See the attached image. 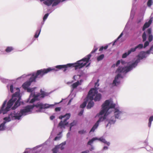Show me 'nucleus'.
<instances>
[{"mask_svg": "<svg viewBox=\"0 0 153 153\" xmlns=\"http://www.w3.org/2000/svg\"><path fill=\"white\" fill-rule=\"evenodd\" d=\"M58 70L55 68H49L47 69H41L38 70L36 73H33L29 79V81L25 82L22 85V88L29 92H32L36 88H29L33 82H36V79L37 78H40L42 77L45 74L50 72L51 71H56Z\"/></svg>", "mask_w": 153, "mask_h": 153, "instance_id": "obj_1", "label": "nucleus"}, {"mask_svg": "<svg viewBox=\"0 0 153 153\" xmlns=\"http://www.w3.org/2000/svg\"><path fill=\"white\" fill-rule=\"evenodd\" d=\"M91 56V54H89L81 60L77 61L76 63L58 65L56 66L55 68L59 70L62 69L64 72H65L69 68L74 67L75 70L78 68L80 69L87 64L89 62Z\"/></svg>", "mask_w": 153, "mask_h": 153, "instance_id": "obj_2", "label": "nucleus"}, {"mask_svg": "<svg viewBox=\"0 0 153 153\" xmlns=\"http://www.w3.org/2000/svg\"><path fill=\"white\" fill-rule=\"evenodd\" d=\"M16 91L12 95V98L10 99V110H14L20 105V100L21 97L20 96V90L18 88H13V86L10 85V91L11 93Z\"/></svg>", "mask_w": 153, "mask_h": 153, "instance_id": "obj_3", "label": "nucleus"}, {"mask_svg": "<svg viewBox=\"0 0 153 153\" xmlns=\"http://www.w3.org/2000/svg\"><path fill=\"white\" fill-rule=\"evenodd\" d=\"M34 107V105H29L26 106L24 109H21L20 111V113L18 115L16 113L15 111L13 113L11 112L10 113V116L13 118V119L19 120L22 115H25L26 113L31 111L32 110Z\"/></svg>", "mask_w": 153, "mask_h": 153, "instance_id": "obj_4", "label": "nucleus"}, {"mask_svg": "<svg viewBox=\"0 0 153 153\" xmlns=\"http://www.w3.org/2000/svg\"><path fill=\"white\" fill-rule=\"evenodd\" d=\"M115 105L113 103H110V101L109 100H107L102 105V109L99 113L100 115H102L105 114L103 117V120L106 119V116L107 115V113L109 109L111 108H114Z\"/></svg>", "mask_w": 153, "mask_h": 153, "instance_id": "obj_5", "label": "nucleus"}, {"mask_svg": "<svg viewBox=\"0 0 153 153\" xmlns=\"http://www.w3.org/2000/svg\"><path fill=\"white\" fill-rule=\"evenodd\" d=\"M98 88H92L89 91L87 96V98L89 100H94L95 102L99 101L102 97L101 94L98 93Z\"/></svg>", "mask_w": 153, "mask_h": 153, "instance_id": "obj_6", "label": "nucleus"}, {"mask_svg": "<svg viewBox=\"0 0 153 153\" xmlns=\"http://www.w3.org/2000/svg\"><path fill=\"white\" fill-rule=\"evenodd\" d=\"M137 62H138V61L137 60L135 63H132L128 66L125 67L119 66L116 70V72L126 74L131 70L133 68H135Z\"/></svg>", "mask_w": 153, "mask_h": 153, "instance_id": "obj_7", "label": "nucleus"}, {"mask_svg": "<svg viewBox=\"0 0 153 153\" xmlns=\"http://www.w3.org/2000/svg\"><path fill=\"white\" fill-rule=\"evenodd\" d=\"M71 114L70 113L66 114L64 116H61L59 117V118L62 119L63 118L66 117L65 119H64L63 121H61L59 123L58 126H60L61 128H65V126L67 125L68 124V122H67L70 117Z\"/></svg>", "mask_w": 153, "mask_h": 153, "instance_id": "obj_8", "label": "nucleus"}, {"mask_svg": "<svg viewBox=\"0 0 153 153\" xmlns=\"http://www.w3.org/2000/svg\"><path fill=\"white\" fill-rule=\"evenodd\" d=\"M7 102V100H6L3 102L0 109V114L2 113L3 114H4L10 110V100H8L7 106L5 107Z\"/></svg>", "mask_w": 153, "mask_h": 153, "instance_id": "obj_9", "label": "nucleus"}, {"mask_svg": "<svg viewBox=\"0 0 153 153\" xmlns=\"http://www.w3.org/2000/svg\"><path fill=\"white\" fill-rule=\"evenodd\" d=\"M4 121L0 125V131H4L5 130L6 123L10 121V114L8 115V117H5L4 118Z\"/></svg>", "mask_w": 153, "mask_h": 153, "instance_id": "obj_10", "label": "nucleus"}, {"mask_svg": "<svg viewBox=\"0 0 153 153\" xmlns=\"http://www.w3.org/2000/svg\"><path fill=\"white\" fill-rule=\"evenodd\" d=\"M123 78L122 76L120 74H118L116 76L113 82L112 83V85L113 86H117L119 85L120 83V81L119 79V78Z\"/></svg>", "mask_w": 153, "mask_h": 153, "instance_id": "obj_11", "label": "nucleus"}, {"mask_svg": "<svg viewBox=\"0 0 153 153\" xmlns=\"http://www.w3.org/2000/svg\"><path fill=\"white\" fill-rule=\"evenodd\" d=\"M114 117H112L113 120H116V119H118L122 114V112L120 111L117 108H114Z\"/></svg>", "mask_w": 153, "mask_h": 153, "instance_id": "obj_12", "label": "nucleus"}, {"mask_svg": "<svg viewBox=\"0 0 153 153\" xmlns=\"http://www.w3.org/2000/svg\"><path fill=\"white\" fill-rule=\"evenodd\" d=\"M138 58L133 63H135L137 60L138 62L137 63V65H136V66H137V64L138 62H140V61L141 59H143L144 58H146L147 56L146 55V53H145V52L143 51L141 52L137 56Z\"/></svg>", "mask_w": 153, "mask_h": 153, "instance_id": "obj_13", "label": "nucleus"}, {"mask_svg": "<svg viewBox=\"0 0 153 153\" xmlns=\"http://www.w3.org/2000/svg\"><path fill=\"white\" fill-rule=\"evenodd\" d=\"M103 117H100L98 120L96 122L95 124L93 126V127L91 129L90 131V132H94L95 130L99 126V123L100 122L103 121Z\"/></svg>", "mask_w": 153, "mask_h": 153, "instance_id": "obj_14", "label": "nucleus"}, {"mask_svg": "<svg viewBox=\"0 0 153 153\" xmlns=\"http://www.w3.org/2000/svg\"><path fill=\"white\" fill-rule=\"evenodd\" d=\"M56 1V0H46L43 2V3L48 6H50L52 4V6L53 7L57 5H53Z\"/></svg>", "mask_w": 153, "mask_h": 153, "instance_id": "obj_15", "label": "nucleus"}, {"mask_svg": "<svg viewBox=\"0 0 153 153\" xmlns=\"http://www.w3.org/2000/svg\"><path fill=\"white\" fill-rule=\"evenodd\" d=\"M152 19L151 18L150 19L148 22H146L145 23L143 27V30H144L146 28H147L150 26L152 23Z\"/></svg>", "mask_w": 153, "mask_h": 153, "instance_id": "obj_16", "label": "nucleus"}, {"mask_svg": "<svg viewBox=\"0 0 153 153\" xmlns=\"http://www.w3.org/2000/svg\"><path fill=\"white\" fill-rule=\"evenodd\" d=\"M40 95V93H38L36 94H34L33 95L34 98L32 99L30 101V102L33 103L34 102L35 100L37 99V98Z\"/></svg>", "mask_w": 153, "mask_h": 153, "instance_id": "obj_17", "label": "nucleus"}, {"mask_svg": "<svg viewBox=\"0 0 153 153\" xmlns=\"http://www.w3.org/2000/svg\"><path fill=\"white\" fill-rule=\"evenodd\" d=\"M60 146H56L52 149L53 153H57L59 149H60L61 150H62L63 148L62 147L60 148Z\"/></svg>", "mask_w": 153, "mask_h": 153, "instance_id": "obj_18", "label": "nucleus"}, {"mask_svg": "<svg viewBox=\"0 0 153 153\" xmlns=\"http://www.w3.org/2000/svg\"><path fill=\"white\" fill-rule=\"evenodd\" d=\"M90 101L88 102L87 106V108L88 109L91 108V107H92L94 105V102L92 101V100H90Z\"/></svg>", "mask_w": 153, "mask_h": 153, "instance_id": "obj_19", "label": "nucleus"}, {"mask_svg": "<svg viewBox=\"0 0 153 153\" xmlns=\"http://www.w3.org/2000/svg\"><path fill=\"white\" fill-rule=\"evenodd\" d=\"M0 51L1 52V54H6V53H9L10 52V47H7V48L5 50V51H3L2 49L0 48Z\"/></svg>", "mask_w": 153, "mask_h": 153, "instance_id": "obj_20", "label": "nucleus"}, {"mask_svg": "<svg viewBox=\"0 0 153 153\" xmlns=\"http://www.w3.org/2000/svg\"><path fill=\"white\" fill-rule=\"evenodd\" d=\"M89 100V99H88L87 97V98L86 99L85 101H84L83 102L82 104L81 105L80 107L82 108H84L86 105L87 102Z\"/></svg>", "mask_w": 153, "mask_h": 153, "instance_id": "obj_21", "label": "nucleus"}, {"mask_svg": "<svg viewBox=\"0 0 153 153\" xmlns=\"http://www.w3.org/2000/svg\"><path fill=\"white\" fill-rule=\"evenodd\" d=\"M79 81H77V82L74 83L71 85V86L72 88L74 89L76 88L79 85H80Z\"/></svg>", "mask_w": 153, "mask_h": 153, "instance_id": "obj_22", "label": "nucleus"}, {"mask_svg": "<svg viewBox=\"0 0 153 153\" xmlns=\"http://www.w3.org/2000/svg\"><path fill=\"white\" fill-rule=\"evenodd\" d=\"M54 105V104L49 105L47 104H43V108L44 109L48 108L51 107H53Z\"/></svg>", "mask_w": 153, "mask_h": 153, "instance_id": "obj_23", "label": "nucleus"}, {"mask_svg": "<svg viewBox=\"0 0 153 153\" xmlns=\"http://www.w3.org/2000/svg\"><path fill=\"white\" fill-rule=\"evenodd\" d=\"M99 140L103 142V143L106 144L108 146H109L110 145V143L109 142H107L105 139L102 138H99Z\"/></svg>", "mask_w": 153, "mask_h": 153, "instance_id": "obj_24", "label": "nucleus"}, {"mask_svg": "<svg viewBox=\"0 0 153 153\" xmlns=\"http://www.w3.org/2000/svg\"><path fill=\"white\" fill-rule=\"evenodd\" d=\"M0 80L1 81V82L2 83L5 84L9 83V79H7L2 77H1V78H0Z\"/></svg>", "mask_w": 153, "mask_h": 153, "instance_id": "obj_25", "label": "nucleus"}, {"mask_svg": "<svg viewBox=\"0 0 153 153\" xmlns=\"http://www.w3.org/2000/svg\"><path fill=\"white\" fill-rule=\"evenodd\" d=\"M40 92V95L39 97L44 98L46 95V93L44 91H42V89H41Z\"/></svg>", "mask_w": 153, "mask_h": 153, "instance_id": "obj_26", "label": "nucleus"}, {"mask_svg": "<svg viewBox=\"0 0 153 153\" xmlns=\"http://www.w3.org/2000/svg\"><path fill=\"white\" fill-rule=\"evenodd\" d=\"M33 149L27 148L23 153H30L32 152L33 150Z\"/></svg>", "mask_w": 153, "mask_h": 153, "instance_id": "obj_27", "label": "nucleus"}, {"mask_svg": "<svg viewBox=\"0 0 153 153\" xmlns=\"http://www.w3.org/2000/svg\"><path fill=\"white\" fill-rule=\"evenodd\" d=\"M116 121V120H113L112 118H111V119L110 120L108 123L107 125L106 126V127H108V125L109 124H114L115 123Z\"/></svg>", "mask_w": 153, "mask_h": 153, "instance_id": "obj_28", "label": "nucleus"}, {"mask_svg": "<svg viewBox=\"0 0 153 153\" xmlns=\"http://www.w3.org/2000/svg\"><path fill=\"white\" fill-rule=\"evenodd\" d=\"M34 105V107H36V108H39L40 109H42L43 108V104L41 103H37L36 105Z\"/></svg>", "mask_w": 153, "mask_h": 153, "instance_id": "obj_29", "label": "nucleus"}, {"mask_svg": "<svg viewBox=\"0 0 153 153\" xmlns=\"http://www.w3.org/2000/svg\"><path fill=\"white\" fill-rule=\"evenodd\" d=\"M104 55L103 54L101 55L98 56L97 58V60L98 61H99L102 60L104 58Z\"/></svg>", "mask_w": 153, "mask_h": 153, "instance_id": "obj_30", "label": "nucleus"}, {"mask_svg": "<svg viewBox=\"0 0 153 153\" xmlns=\"http://www.w3.org/2000/svg\"><path fill=\"white\" fill-rule=\"evenodd\" d=\"M153 120V116L150 117L149 119V122L148 123V126L149 127H150L151 123L152 122Z\"/></svg>", "mask_w": 153, "mask_h": 153, "instance_id": "obj_31", "label": "nucleus"}, {"mask_svg": "<svg viewBox=\"0 0 153 153\" xmlns=\"http://www.w3.org/2000/svg\"><path fill=\"white\" fill-rule=\"evenodd\" d=\"M97 138H96L94 137L91 140H89L88 142V144L89 145H91V144L93 143V142L95 140H97Z\"/></svg>", "mask_w": 153, "mask_h": 153, "instance_id": "obj_32", "label": "nucleus"}, {"mask_svg": "<svg viewBox=\"0 0 153 153\" xmlns=\"http://www.w3.org/2000/svg\"><path fill=\"white\" fill-rule=\"evenodd\" d=\"M142 37L143 39V41L144 42L146 39V36L145 32H144L143 34Z\"/></svg>", "mask_w": 153, "mask_h": 153, "instance_id": "obj_33", "label": "nucleus"}, {"mask_svg": "<svg viewBox=\"0 0 153 153\" xmlns=\"http://www.w3.org/2000/svg\"><path fill=\"white\" fill-rule=\"evenodd\" d=\"M41 29L38 30L36 31L35 34L34 35V37L36 38H37L39 36L40 33L41 31Z\"/></svg>", "mask_w": 153, "mask_h": 153, "instance_id": "obj_34", "label": "nucleus"}, {"mask_svg": "<svg viewBox=\"0 0 153 153\" xmlns=\"http://www.w3.org/2000/svg\"><path fill=\"white\" fill-rule=\"evenodd\" d=\"M76 124V122L75 121H74L73 122L71 123L70 124V127L69 130L70 131L71 130V128L72 126L75 125Z\"/></svg>", "mask_w": 153, "mask_h": 153, "instance_id": "obj_35", "label": "nucleus"}, {"mask_svg": "<svg viewBox=\"0 0 153 153\" xmlns=\"http://www.w3.org/2000/svg\"><path fill=\"white\" fill-rule=\"evenodd\" d=\"M66 0H56V2H55L53 5H57L59 3L61 2H63Z\"/></svg>", "mask_w": 153, "mask_h": 153, "instance_id": "obj_36", "label": "nucleus"}, {"mask_svg": "<svg viewBox=\"0 0 153 153\" xmlns=\"http://www.w3.org/2000/svg\"><path fill=\"white\" fill-rule=\"evenodd\" d=\"M136 48L141 49H142L143 47V44H139L138 45L136 46Z\"/></svg>", "mask_w": 153, "mask_h": 153, "instance_id": "obj_37", "label": "nucleus"}, {"mask_svg": "<svg viewBox=\"0 0 153 153\" xmlns=\"http://www.w3.org/2000/svg\"><path fill=\"white\" fill-rule=\"evenodd\" d=\"M130 53H129L128 52H126L123 54L122 57L123 58H126L128 55Z\"/></svg>", "mask_w": 153, "mask_h": 153, "instance_id": "obj_38", "label": "nucleus"}, {"mask_svg": "<svg viewBox=\"0 0 153 153\" xmlns=\"http://www.w3.org/2000/svg\"><path fill=\"white\" fill-rule=\"evenodd\" d=\"M136 47L134 48H131L130 50H128V51L129 53H130L131 52H134L136 50Z\"/></svg>", "mask_w": 153, "mask_h": 153, "instance_id": "obj_39", "label": "nucleus"}, {"mask_svg": "<svg viewBox=\"0 0 153 153\" xmlns=\"http://www.w3.org/2000/svg\"><path fill=\"white\" fill-rule=\"evenodd\" d=\"M152 3V0H149L147 3V5L148 7H150Z\"/></svg>", "mask_w": 153, "mask_h": 153, "instance_id": "obj_40", "label": "nucleus"}, {"mask_svg": "<svg viewBox=\"0 0 153 153\" xmlns=\"http://www.w3.org/2000/svg\"><path fill=\"white\" fill-rule=\"evenodd\" d=\"M108 48V45H106L104 47L103 46L101 47L99 49V51H101L103 50V49H107Z\"/></svg>", "mask_w": 153, "mask_h": 153, "instance_id": "obj_41", "label": "nucleus"}, {"mask_svg": "<svg viewBox=\"0 0 153 153\" xmlns=\"http://www.w3.org/2000/svg\"><path fill=\"white\" fill-rule=\"evenodd\" d=\"M97 49L98 48L96 47V46H94L93 50L91 51L90 54H91V53H95L97 50Z\"/></svg>", "mask_w": 153, "mask_h": 153, "instance_id": "obj_42", "label": "nucleus"}, {"mask_svg": "<svg viewBox=\"0 0 153 153\" xmlns=\"http://www.w3.org/2000/svg\"><path fill=\"white\" fill-rule=\"evenodd\" d=\"M153 39V36L152 34H150L149 35L148 38L149 41V42H151Z\"/></svg>", "mask_w": 153, "mask_h": 153, "instance_id": "obj_43", "label": "nucleus"}, {"mask_svg": "<svg viewBox=\"0 0 153 153\" xmlns=\"http://www.w3.org/2000/svg\"><path fill=\"white\" fill-rule=\"evenodd\" d=\"M49 13H47L46 14L43 18V21H45L48 18V15H49Z\"/></svg>", "mask_w": 153, "mask_h": 153, "instance_id": "obj_44", "label": "nucleus"}, {"mask_svg": "<svg viewBox=\"0 0 153 153\" xmlns=\"http://www.w3.org/2000/svg\"><path fill=\"white\" fill-rule=\"evenodd\" d=\"M86 132V131H85L84 130H81V131H78V133L79 134H83L85 133Z\"/></svg>", "mask_w": 153, "mask_h": 153, "instance_id": "obj_45", "label": "nucleus"}, {"mask_svg": "<svg viewBox=\"0 0 153 153\" xmlns=\"http://www.w3.org/2000/svg\"><path fill=\"white\" fill-rule=\"evenodd\" d=\"M149 42H148L147 41L144 44V48H146L149 45Z\"/></svg>", "mask_w": 153, "mask_h": 153, "instance_id": "obj_46", "label": "nucleus"}, {"mask_svg": "<svg viewBox=\"0 0 153 153\" xmlns=\"http://www.w3.org/2000/svg\"><path fill=\"white\" fill-rule=\"evenodd\" d=\"M147 32L148 34L149 35L151 34L152 30L151 28H149L147 29Z\"/></svg>", "mask_w": 153, "mask_h": 153, "instance_id": "obj_47", "label": "nucleus"}, {"mask_svg": "<svg viewBox=\"0 0 153 153\" xmlns=\"http://www.w3.org/2000/svg\"><path fill=\"white\" fill-rule=\"evenodd\" d=\"M123 33H122L120 34L119 35V36L118 37L117 39H116V41H115L114 42V43L113 44V45H114V43L117 40H118V39H120L123 36Z\"/></svg>", "mask_w": 153, "mask_h": 153, "instance_id": "obj_48", "label": "nucleus"}, {"mask_svg": "<svg viewBox=\"0 0 153 153\" xmlns=\"http://www.w3.org/2000/svg\"><path fill=\"white\" fill-rule=\"evenodd\" d=\"M99 79H97V82L95 83V87H96L97 85V87H98L99 86V84H98V82H99Z\"/></svg>", "mask_w": 153, "mask_h": 153, "instance_id": "obj_49", "label": "nucleus"}, {"mask_svg": "<svg viewBox=\"0 0 153 153\" xmlns=\"http://www.w3.org/2000/svg\"><path fill=\"white\" fill-rule=\"evenodd\" d=\"M61 137V136H59V137H55V138L54 139V140H59Z\"/></svg>", "mask_w": 153, "mask_h": 153, "instance_id": "obj_50", "label": "nucleus"}, {"mask_svg": "<svg viewBox=\"0 0 153 153\" xmlns=\"http://www.w3.org/2000/svg\"><path fill=\"white\" fill-rule=\"evenodd\" d=\"M151 50H150V49L147 51L145 53H146V55H147V54H149L151 52Z\"/></svg>", "mask_w": 153, "mask_h": 153, "instance_id": "obj_51", "label": "nucleus"}, {"mask_svg": "<svg viewBox=\"0 0 153 153\" xmlns=\"http://www.w3.org/2000/svg\"><path fill=\"white\" fill-rule=\"evenodd\" d=\"M61 108L60 107H57L55 108V111H60Z\"/></svg>", "mask_w": 153, "mask_h": 153, "instance_id": "obj_52", "label": "nucleus"}, {"mask_svg": "<svg viewBox=\"0 0 153 153\" xmlns=\"http://www.w3.org/2000/svg\"><path fill=\"white\" fill-rule=\"evenodd\" d=\"M83 112V110H81V111L79 113V114H78L79 115H80V116L82 115V114Z\"/></svg>", "mask_w": 153, "mask_h": 153, "instance_id": "obj_53", "label": "nucleus"}, {"mask_svg": "<svg viewBox=\"0 0 153 153\" xmlns=\"http://www.w3.org/2000/svg\"><path fill=\"white\" fill-rule=\"evenodd\" d=\"M120 60H119L117 61V62L116 64V66H117L119 65L120 64Z\"/></svg>", "mask_w": 153, "mask_h": 153, "instance_id": "obj_54", "label": "nucleus"}, {"mask_svg": "<svg viewBox=\"0 0 153 153\" xmlns=\"http://www.w3.org/2000/svg\"><path fill=\"white\" fill-rule=\"evenodd\" d=\"M55 118V116L53 115H52L50 117V119L51 120H53Z\"/></svg>", "mask_w": 153, "mask_h": 153, "instance_id": "obj_55", "label": "nucleus"}, {"mask_svg": "<svg viewBox=\"0 0 153 153\" xmlns=\"http://www.w3.org/2000/svg\"><path fill=\"white\" fill-rule=\"evenodd\" d=\"M150 48V50H151L152 51L151 53H153V45Z\"/></svg>", "mask_w": 153, "mask_h": 153, "instance_id": "obj_56", "label": "nucleus"}, {"mask_svg": "<svg viewBox=\"0 0 153 153\" xmlns=\"http://www.w3.org/2000/svg\"><path fill=\"white\" fill-rule=\"evenodd\" d=\"M103 149H104V150H106V149H108V147L107 146H104V147H103Z\"/></svg>", "mask_w": 153, "mask_h": 153, "instance_id": "obj_57", "label": "nucleus"}, {"mask_svg": "<svg viewBox=\"0 0 153 153\" xmlns=\"http://www.w3.org/2000/svg\"><path fill=\"white\" fill-rule=\"evenodd\" d=\"M62 133V131L60 132H59V134H57V135H60V134H61Z\"/></svg>", "mask_w": 153, "mask_h": 153, "instance_id": "obj_58", "label": "nucleus"}, {"mask_svg": "<svg viewBox=\"0 0 153 153\" xmlns=\"http://www.w3.org/2000/svg\"><path fill=\"white\" fill-rule=\"evenodd\" d=\"M7 88H8V92H9V85H7Z\"/></svg>", "mask_w": 153, "mask_h": 153, "instance_id": "obj_59", "label": "nucleus"}, {"mask_svg": "<svg viewBox=\"0 0 153 153\" xmlns=\"http://www.w3.org/2000/svg\"><path fill=\"white\" fill-rule=\"evenodd\" d=\"M13 49L12 47H10V51L13 50Z\"/></svg>", "mask_w": 153, "mask_h": 153, "instance_id": "obj_60", "label": "nucleus"}, {"mask_svg": "<svg viewBox=\"0 0 153 153\" xmlns=\"http://www.w3.org/2000/svg\"><path fill=\"white\" fill-rule=\"evenodd\" d=\"M115 66H116V65H115V64H113V65H112V67H115Z\"/></svg>", "mask_w": 153, "mask_h": 153, "instance_id": "obj_61", "label": "nucleus"}, {"mask_svg": "<svg viewBox=\"0 0 153 153\" xmlns=\"http://www.w3.org/2000/svg\"><path fill=\"white\" fill-rule=\"evenodd\" d=\"M121 62L122 64H123L124 63V62L123 61H122Z\"/></svg>", "mask_w": 153, "mask_h": 153, "instance_id": "obj_62", "label": "nucleus"}, {"mask_svg": "<svg viewBox=\"0 0 153 153\" xmlns=\"http://www.w3.org/2000/svg\"><path fill=\"white\" fill-rule=\"evenodd\" d=\"M81 153H86V152L85 151V152H82Z\"/></svg>", "mask_w": 153, "mask_h": 153, "instance_id": "obj_63", "label": "nucleus"}, {"mask_svg": "<svg viewBox=\"0 0 153 153\" xmlns=\"http://www.w3.org/2000/svg\"><path fill=\"white\" fill-rule=\"evenodd\" d=\"M71 102V100H70L69 101V102H68V103H69L70 102Z\"/></svg>", "mask_w": 153, "mask_h": 153, "instance_id": "obj_64", "label": "nucleus"}]
</instances>
